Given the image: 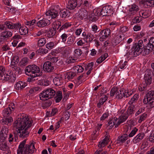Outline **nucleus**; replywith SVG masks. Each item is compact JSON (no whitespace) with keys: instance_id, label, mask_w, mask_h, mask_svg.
<instances>
[{"instance_id":"0eeeda50","label":"nucleus","mask_w":154,"mask_h":154,"mask_svg":"<svg viewBox=\"0 0 154 154\" xmlns=\"http://www.w3.org/2000/svg\"><path fill=\"white\" fill-rule=\"evenodd\" d=\"M60 10V9L57 8V7H55L47 11L46 15L49 16L51 19H54L58 16V12Z\"/></svg>"},{"instance_id":"338daca9","label":"nucleus","mask_w":154,"mask_h":154,"mask_svg":"<svg viewBox=\"0 0 154 154\" xmlns=\"http://www.w3.org/2000/svg\"><path fill=\"white\" fill-rule=\"evenodd\" d=\"M6 40V38L1 32L0 34V44H2L3 42Z\"/></svg>"},{"instance_id":"c85d7f7f","label":"nucleus","mask_w":154,"mask_h":154,"mask_svg":"<svg viewBox=\"0 0 154 154\" xmlns=\"http://www.w3.org/2000/svg\"><path fill=\"white\" fill-rule=\"evenodd\" d=\"M62 98V92L59 91L57 92L56 93V96L55 99L56 103L59 102Z\"/></svg>"},{"instance_id":"aec40b11","label":"nucleus","mask_w":154,"mask_h":154,"mask_svg":"<svg viewBox=\"0 0 154 154\" xmlns=\"http://www.w3.org/2000/svg\"><path fill=\"white\" fill-rule=\"evenodd\" d=\"M26 85V84L22 81H19L15 85V87L17 90H21L24 88Z\"/></svg>"},{"instance_id":"1a4fd4ad","label":"nucleus","mask_w":154,"mask_h":154,"mask_svg":"<svg viewBox=\"0 0 154 154\" xmlns=\"http://www.w3.org/2000/svg\"><path fill=\"white\" fill-rule=\"evenodd\" d=\"M8 128L6 126H3L0 132V139L3 141L8 137Z\"/></svg>"},{"instance_id":"cd10ccee","label":"nucleus","mask_w":154,"mask_h":154,"mask_svg":"<svg viewBox=\"0 0 154 154\" xmlns=\"http://www.w3.org/2000/svg\"><path fill=\"white\" fill-rule=\"evenodd\" d=\"M108 56L107 53L101 55L97 60V62L100 63Z\"/></svg>"},{"instance_id":"9d476101","label":"nucleus","mask_w":154,"mask_h":154,"mask_svg":"<svg viewBox=\"0 0 154 154\" xmlns=\"http://www.w3.org/2000/svg\"><path fill=\"white\" fill-rule=\"evenodd\" d=\"M50 24L49 20L47 19L43 18L37 23V26L40 28H43L49 25Z\"/></svg>"},{"instance_id":"052dcab7","label":"nucleus","mask_w":154,"mask_h":154,"mask_svg":"<svg viewBox=\"0 0 154 154\" xmlns=\"http://www.w3.org/2000/svg\"><path fill=\"white\" fill-rule=\"evenodd\" d=\"M144 79L146 85H150L152 82V78H144Z\"/></svg>"},{"instance_id":"7c9ffc66","label":"nucleus","mask_w":154,"mask_h":154,"mask_svg":"<svg viewBox=\"0 0 154 154\" xmlns=\"http://www.w3.org/2000/svg\"><path fill=\"white\" fill-rule=\"evenodd\" d=\"M19 32L20 35H24L28 33V30L27 28H24L20 27L19 29Z\"/></svg>"},{"instance_id":"b1692460","label":"nucleus","mask_w":154,"mask_h":154,"mask_svg":"<svg viewBox=\"0 0 154 154\" xmlns=\"http://www.w3.org/2000/svg\"><path fill=\"white\" fill-rule=\"evenodd\" d=\"M117 118L115 117L112 119L110 120L108 122V125L110 127V128H112L114 125H116L117 123Z\"/></svg>"},{"instance_id":"9b49d317","label":"nucleus","mask_w":154,"mask_h":154,"mask_svg":"<svg viewBox=\"0 0 154 154\" xmlns=\"http://www.w3.org/2000/svg\"><path fill=\"white\" fill-rule=\"evenodd\" d=\"M143 103L147 105V107L149 109L152 108L154 107V98H144Z\"/></svg>"},{"instance_id":"20e7f679","label":"nucleus","mask_w":154,"mask_h":154,"mask_svg":"<svg viewBox=\"0 0 154 154\" xmlns=\"http://www.w3.org/2000/svg\"><path fill=\"white\" fill-rule=\"evenodd\" d=\"M25 72L26 75L31 77H37L41 76L42 75V72H40L39 67L35 64L26 66Z\"/></svg>"},{"instance_id":"bf43d9fd","label":"nucleus","mask_w":154,"mask_h":154,"mask_svg":"<svg viewBox=\"0 0 154 154\" xmlns=\"http://www.w3.org/2000/svg\"><path fill=\"white\" fill-rule=\"evenodd\" d=\"M147 89V86L144 85L143 84L141 85H140L139 86L138 88L139 91H140L146 90Z\"/></svg>"},{"instance_id":"58836bf2","label":"nucleus","mask_w":154,"mask_h":154,"mask_svg":"<svg viewBox=\"0 0 154 154\" xmlns=\"http://www.w3.org/2000/svg\"><path fill=\"white\" fill-rule=\"evenodd\" d=\"M101 10V9L99 8L94 9V10L92 14H93V15L98 17V16L101 15L100 13Z\"/></svg>"},{"instance_id":"72a5a7b5","label":"nucleus","mask_w":154,"mask_h":154,"mask_svg":"<svg viewBox=\"0 0 154 154\" xmlns=\"http://www.w3.org/2000/svg\"><path fill=\"white\" fill-rule=\"evenodd\" d=\"M147 116V115L146 113H144L140 116L138 120V123H141L146 118Z\"/></svg>"},{"instance_id":"79ce46f5","label":"nucleus","mask_w":154,"mask_h":154,"mask_svg":"<svg viewBox=\"0 0 154 154\" xmlns=\"http://www.w3.org/2000/svg\"><path fill=\"white\" fill-rule=\"evenodd\" d=\"M5 29H13V23L9 21H6L5 23Z\"/></svg>"},{"instance_id":"e433bc0d","label":"nucleus","mask_w":154,"mask_h":154,"mask_svg":"<svg viewBox=\"0 0 154 154\" xmlns=\"http://www.w3.org/2000/svg\"><path fill=\"white\" fill-rule=\"evenodd\" d=\"M154 96V91H150L147 93L146 96H145L144 98H154L153 97Z\"/></svg>"},{"instance_id":"6ab92c4d","label":"nucleus","mask_w":154,"mask_h":154,"mask_svg":"<svg viewBox=\"0 0 154 154\" xmlns=\"http://www.w3.org/2000/svg\"><path fill=\"white\" fill-rule=\"evenodd\" d=\"M144 134L143 133H139L133 139V141L134 143L139 142L144 137Z\"/></svg>"},{"instance_id":"412c9836","label":"nucleus","mask_w":154,"mask_h":154,"mask_svg":"<svg viewBox=\"0 0 154 154\" xmlns=\"http://www.w3.org/2000/svg\"><path fill=\"white\" fill-rule=\"evenodd\" d=\"M57 31L54 30L52 28H50L49 30L47 32L46 35L48 38L53 37Z\"/></svg>"},{"instance_id":"f8f14e48","label":"nucleus","mask_w":154,"mask_h":154,"mask_svg":"<svg viewBox=\"0 0 154 154\" xmlns=\"http://www.w3.org/2000/svg\"><path fill=\"white\" fill-rule=\"evenodd\" d=\"M43 67L44 71L47 72H52L54 69L51 63L49 61L45 62L43 65Z\"/></svg>"},{"instance_id":"dca6fc26","label":"nucleus","mask_w":154,"mask_h":154,"mask_svg":"<svg viewBox=\"0 0 154 154\" xmlns=\"http://www.w3.org/2000/svg\"><path fill=\"white\" fill-rule=\"evenodd\" d=\"M59 12L60 16L62 18L69 17L70 14L69 11L66 9L60 10Z\"/></svg>"},{"instance_id":"774afa93","label":"nucleus","mask_w":154,"mask_h":154,"mask_svg":"<svg viewBox=\"0 0 154 154\" xmlns=\"http://www.w3.org/2000/svg\"><path fill=\"white\" fill-rule=\"evenodd\" d=\"M149 139L151 142H154V133L150 134L149 137Z\"/></svg>"},{"instance_id":"423d86ee","label":"nucleus","mask_w":154,"mask_h":154,"mask_svg":"<svg viewBox=\"0 0 154 154\" xmlns=\"http://www.w3.org/2000/svg\"><path fill=\"white\" fill-rule=\"evenodd\" d=\"M101 10L100 13L103 16H111L113 13V8L110 5L105 6Z\"/></svg>"},{"instance_id":"f03ea898","label":"nucleus","mask_w":154,"mask_h":154,"mask_svg":"<svg viewBox=\"0 0 154 154\" xmlns=\"http://www.w3.org/2000/svg\"><path fill=\"white\" fill-rule=\"evenodd\" d=\"M145 45L143 44V41L139 40L137 43L134 44L132 48L128 52V54L133 57L137 56L141 54L143 55L148 54L154 49V45L148 41Z\"/></svg>"},{"instance_id":"bb28decb","label":"nucleus","mask_w":154,"mask_h":154,"mask_svg":"<svg viewBox=\"0 0 154 154\" xmlns=\"http://www.w3.org/2000/svg\"><path fill=\"white\" fill-rule=\"evenodd\" d=\"M12 111L10 107H8L5 109L3 111V115L4 116H8Z\"/></svg>"},{"instance_id":"de8ad7c7","label":"nucleus","mask_w":154,"mask_h":154,"mask_svg":"<svg viewBox=\"0 0 154 154\" xmlns=\"http://www.w3.org/2000/svg\"><path fill=\"white\" fill-rule=\"evenodd\" d=\"M75 56L76 57H78L80 56L82 54V52L81 49H77L75 50L74 51Z\"/></svg>"},{"instance_id":"69168bd1","label":"nucleus","mask_w":154,"mask_h":154,"mask_svg":"<svg viewBox=\"0 0 154 154\" xmlns=\"http://www.w3.org/2000/svg\"><path fill=\"white\" fill-rule=\"evenodd\" d=\"M67 37V34L65 33H64L61 35V38L62 39V42H66Z\"/></svg>"},{"instance_id":"603ef678","label":"nucleus","mask_w":154,"mask_h":154,"mask_svg":"<svg viewBox=\"0 0 154 154\" xmlns=\"http://www.w3.org/2000/svg\"><path fill=\"white\" fill-rule=\"evenodd\" d=\"M14 138L15 141H16L17 139V137H16V135H14V136L13 134H10L8 138L9 141L10 143L13 141L14 140Z\"/></svg>"},{"instance_id":"5fc2aeb1","label":"nucleus","mask_w":154,"mask_h":154,"mask_svg":"<svg viewBox=\"0 0 154 154\" xmlns=\"http://www.w3.org/2000/svg\"><path fill=\"white\" fill-rule=\"evenodd\" d=\"M138 129L136 128H134L133 130L131 131V133L129 134L128 137H133L136 133Z\"/></svg>"},{"instance_id":"393cba45","label":"nucleus","mask_w":154,"mask_h":154,"mask_svg":"<svg viewBox=\"0 0 154 154\" xmlns=\"http://www.w3.org/2000/svg\"><path fill=\"white\" fill-rule=\"evenodd\" d=\"M62 78H54L53 79L54 84L57 86H60L63 83Z\"/></svg>"},{"instance_id":"ea45409f","label":"nucleus","mask_w":154,"mask_h":154,"mask_svg":"<svg viewBox=\"0 0 154 154\" xmlns=\"http://www.w3.org/2000/svg\"><path fill=\"white\" fill-rule=\"evenodd\" d=\"M28 60V58L27 57L23 58L20 62V66H23L26 65L27 64Z\"/></svg>"},{"instance_id":"49530a36","label":"nucleus","mask_w":154,"mask_h":154,"mask_svg":"<svg viewBox=\"0 0 154 154\" xmlns=\"http://www.w3.org/2000/svg\"><path fill=\"white\" fill-rule=\"evenodd\" d=\"M87 12L85 10L83 11H82L79 14V16L82 19L83 18H85L87 16Z\"/></svg>"},{"instance_id":"6e6d98bb","label":"nucleus","mask_w":154,"mask_h":154,"mask_svg":"<svg viewBox=\"0 0 154 154\" xmlns=\"http://www.w3.org/2000/svg\"><path fill=\"white\" fill-rule=\"evenodd\" d=\"M54 26L53 28H52L53 29H54V30L56 31L57 30H58L60 26L61 25V23L59 21H58L57 22L56 24H54Z\"/></svg>"},{"instance_id":"ddd939ff","label":"nucleus","mask_w":154,"mask_h":154,"mask_svg":"<svg viewBox=\"0 0 154 154\" xmlns=\"http://www.w3.org/2000/svg\"><path fill=\"white\" fill-rule=\"evenodd\" d=\"M128 118V116L126 115L125 113L122 114L119 117L118 121L115 125V127L117 128L121 124L125 121Z\"/></svg>"},{"instance_id":"7ed1b4c3","label":"nucleus","mask_w":154,"mask_h":154,"mask_svg":"<svg viewBox=\"0 0 154 154\" xmlns=\"http://www.w3.org/2000/svg\"><path fill=\"white\" fill-rule=\"evenodd\" d=\"M26 140H25L20 144L17 150V154H31L35 149L34 144L31 143L30 144L25 145Z\"/></svg>"},{"instance_id":"39448f33","label":"nucleus","mask_w":154,"mask_h":154,"mask_svg":"<svg viewBox=\"0 0 154 154\" xmlns=\"http://www.w3.org/2000/svg\"><path fill=\"white\" fill-rule=\"evenodd\" d=\"M56 94L55 91L52 88H49L43 91L39 94L41 100H45L52 98Z\"/></svg>"},{"instance_id":"5701e85b","label":"nucleus","mask_w":154,"mask_h":154,"mask_svg":"<svg viewBox=\"0 0 154 154\" xmlns=\"http://www.w3.org/2000/svg\"><path fill=\"white\" fill-rule=\"evenodd\" d=\"M134 107L133 105H131L129 107L126 112L125 113L126 115L128 116V117L129 116L131 115L134 114Z\"/></svg>"},{"instance_id":"8fccbe9b","label":"nucleus","mask_w":154,"mask_h":154,"mask_svg":"<svg viewBox=\"0 0 154 154\" xmlns=\"http://www.w3.org/2000/svg\"><path fill=\"white\" fill-rule=\"evenodd\" d=\"M54 46V43L53 42L48 43L46 45V48L50 50L53 48Z\"/></svg>"},{"instance_id":"864d4df0","label":"nucleus","mask_w":154,"mask_h":154,"mask_svg":"<svg viewBox=\"0 0 154 154\" xmlns=\"http://www.w3.org/2000/svg\"><path fill=\"white\" fill-rule=\"evenodd\" d=\"M89 18L90 21L92 22H95L98 19V17L95 16V15H93V14H91V16H89Z\"/></svg>"},{"instance_id":"f704fd0d","label":"nucleus","mask_w":154,"mask_h":154,"mask_svg":"<svg viewBox=\"0 0 154 154\" xmlns=\"http://www.w3.org/2000/svg\"><path fill=\"white\" fill-rule=\"evenodd\" d=\"M47 100V101L46 102L42 104V107L43 109H45L49 107L52 104L51 101L50 100L48 99V100Z\"/></svg>"},{"instance_id":"4d7b16f0","label":"nucleus","mask_w":154,"mask_h":154,"mask_svg":"<svg viewBox=\"0 0 154 154\" xmlns=\"http://www.w3.org/2000/svg\"><path fill=\"white\" fill-rule=\"evenodd\" d=\"M138 7L135 5H133L131 6V8L129 9V11H137L138 10Z\"/></svg>"},{"instance_id":"2f4dec72","label":"nucleus","mask_w":154,"mask_h":154,"mask_svg":"<svg viewBox=\"0 0 154 154\" xmlns=\"http://www.w3.org/2000/svg\"><path fill=\"white\" fill-rule=\"evenodd\" d=\"M152 75L154 76V72H152L151 70L148 69L145 72L144 77H152Z\"/></svg>"},{"instance_id":"2eb2a0df","label":"nucleus","mask_w":154,"mask_h":154,"mask_svg":"<svg viewBox=\"0 0 154 154\" xmlns=\"http://www.w3.org/2000/svg\"><path fill=\"white\" fill-rule=\"evenodd\" d=\"M109 141V137L108 136H106L103 140L99 142L98 146L100 148L103 147L107 145Z\"/></svg>"},{"instance_id":"a18cd8bd","label":"nucleus","mask_w":154,"mask_h":154,"mask_svg":"<svg viewBox=\"0 0 154 154\" xmlns=\"http://www.w3.org/2000/svg\"><path fill=\"white\" fill-rule=\"evenodd\" d=\"M142 17H136L134 18L132 20V22L134 23H140L142 20Z\"/></svg>"},{"instance_id":"4c0bfd02","label":"nucleus","mask_w":154,"mask_h":154,"mask_svg":"<svg viewBox=\"0 0 154 154\" xmlns=\"http://www.w3.org/2000/svg\"><path fill=\"white\" fill-rule=\"evenodd\" d=\"M5 38H8L11 36L12 35V33L10 31H5L2 32Z\"/></svg>"},{"instance_id":"37998d69","label":"nucleus","mask_w":154,"mask_h":154,"mask_svg":"<svg viewBox=\"0 0 154 154\" xmlns=\"http://www.w3.org/2000/svg\"><path fill=\"white\" fill-rule=\"evenodd\" d=\"M103 34L105 35L106 37H108L110 34V31L109 29L107 28L100 31Z\"/></svg>"},{"instance_id":"f3484780","label":"nucleus","mask_w":154,"mask_h":154,"mask_svg":"<svg viewBox=\"0 0 154 154\" xmlns=\"http://www.w3.org/2000/svg\"><path fill=\"white\" fill-rule=\"evenodd\" d=\"M123 35H115V36L114 37V39L113 41V43L115 44L113 45H117L119 44L120 42L123 39L124 37L123 36Z\"/></svg>"},{"instance_id":"c9c22d12","label":"nucleus","mask_w":154,"mask_h":154,"mask_svg":"<svg viewBox=\"0 0 154 154\" xmlns=\"http://www.w3.org/2000/svg\"><path fill=\"white\" fill-rule=\"evenodd\" d=\"M138 98V95L135 94L133 97L131 98L130 100L129 101L128 103L129 104H131L136 101H137Z\"/></svg>"},{"instance_id":"09e8293b","label":"nucleus","mask_w":154,"mask_h":154,"mask_svg":"<svg viewBox=\"0 0 154 154\" xmlns=\"http://www.w3.org/2000/svg\"><path fill=\"white\" fill-rule=\"evenodd\" d=\"M94 65V63L93 62L88 63V65H85V69L86 70H92V68Z\"/></svg>"},{"instance_id":"a19ab883","label":"nucleus","mask_w":154,"mask_h":154,"mask_svg":"<svg viewBox=\"0 0 154 154\" xmlns=\"http://www.w3.org/2000/svg\"><path fill=\"white\" fill-rule=\"evenodd\" d=\"M118 90L119 89L117 88L113 87L110 91V96L113 97L114 96V95L116 96V94Z\"/></svg>"},{"instance_id":"13d9d810","label":"nucleus","mask_w":154,"mask_h":154,"mask_svg":"<svg viewBox=\"0 0 154 154\" xmlns=\"http://www.w3.org/2000/svg\"><path fill=\"white\" fill-rule=\"evenodd\" d=\"M74 69L77 70L78 72H82L84 70V69L82 66L80 65H77L75 66Z\"/></svg>"},{"instance_id":"4468645a","label":"nucleus","mask_w":154,"mask_h":154,"mask_svg":"<svg viewBox=\"0 0 154 154\" xmlns=\"http://www.w3.org/2000/svg\"><path fill=\"white\" fill-rule=\"evenodd\" d=\"M128 138V136L126 134H124L118 137L117 141L119 144H122L124 143Z\"/></svg>"},{"instance_id":"f257e3e1","label":"nucleus","mask_w":154,"mask_h":154,"mask_svg":"<svg viewBox=\"0 0 154 154\" xmlns=\"http://www.w3.org/2000/svg\"><path fill=\"white\" fill-rule=\"evenodd\" d=\"M19 116L14 123V127L18 129L17 134L20 138L27 137L30 133V128L32 125V122L24 114H20Z\"/></svg>"},{"instance_id":"a211bd4d","label":"nucleus","mask_w":154,"mask_h":154,"mask_svg":"<svg viewBox=\"0 0 154 154\" xmlns=\"http://www.w3.org/2000/svg\"><path fill=\"white\" fill-rule=\"evenodd\" d=\"M143 3L145 7L148 8L154 5V1L153 0H143Z\"/></svg>"},{"instance_id":"c03bdc74","label":"nucleus","mask_w":154,"mask_h":154,"mask_svg":"<svg viewBox=\"0 0 154 154\" xmlns=\"http://www.w3.org/2000/svg\"><path fill=\"white\" fill-rule=\"evenodd\" d=\"M94 37V36L93 35L91 34L90 33H88L87 34V37L86 38V40L85 41H85H86V42H91L92 41Z\"/></svg>"},{"instance_id":"0e129e2a","label":"nucleus","mask_w":154,"mask_h":154,"mask_svg":"<svg viewBox=\"0 0 154 154\" xmlns=\"http://www.w3.org/2000/svg\"><path fill=\"white\" fill-rule=\"evenodd\" d=\"M82 78H77L74 81V82L75 84H80L83 81L84 82L85 80H82Z\"/></svg>"},{"instance_id":"680f3d73","label":"nucleus","mask_w":154,"mask_h":154,"mask_svg":"<svg viewBox=\"0 0 154 154\" xmlns=\"http://www.w3.org/2000/svg\"><path fill=\"white\" fill-rule=\"evenodd\" d=\"M99 36H100V40L101 41L103 42L106 38V36L100 32L99 33Z\"/></svg>"},{"instance_id":"a878e982","label":"nucleus","mask_w":154,"mask_h":154,"mask_svg":"<svg viewBox=\"0 0 154 154\" xmlns=\"http://www.w3.org/2000/svg\"><path fill=\"white\" fill-rule=\"evenodd\" d=\"M124 90H119L116 94V98L117 99H121L124 97Z\"/></svg>"},{"instance_id":"3c124183","label":"nucleus","mask_w":154,"mask_h":154,"mask_svg":"<svg viewBox=\"0 0 154 154\" xmlns=\"http://www.w3.org/2000/svg\"><path fill=\"white\" fill-rule=\"evenodd\" d=\"M71 26V24H69L68 23H66L64 25L62 26L60 28L59 30V32L67 28L68 27L70 26Z\"/></svg>"},{"instance_id":"6e6552de","label":"nucleus","mask_w":154,"mask_h":154,"mask_svg":"<svg viewBox=\"0 0 154 154\" xmlns=\"http://www.w3.org/2000/svg\"><path fill=\"white\" fill-rule=\"evenodd\" d=\"M82 3V2H79L75 0H70L67 3L66 8L70 10H73L77 7H80Z\"/></svg>"},{"instance_id":"e2e57ef3","label":"nucleus","mask_w":154,"mask_h":154,"mask_svg":"<svg viewBox=\"0 0 154 154\" xmlns=\"http://www.w3.org/2000/svg\"><path fill=\"white\" fill-rule=\"evenodd\" d=\"M8 148V146L7 144L5 143H4L0 145V148L2 150H5L7 149Z\"/></svg>"},{"instance_id":"473e14b6","label":"nucleus","mask_w":154,"mask_h":154,"mask_svg":"<svg viewBox=\"0 0 154 154\" xmlns=\"http://www.w3.org/2000/svg\"><path fill=\"white\" fill-rule=\"evenodd\" d=\"M75 40V37L74 36H71L67 38L66 44L68 45L72 44Z\"/></svg>"},{"instance_id":"c756f323","label":"nucleus","mask_w":154,"mask_h":154,"mask_svg":"<svg viewBox=\"0 0 154 154\" xmlns=\"http://www.w3.org/2000/svg\"><path fill=\"white\" fill-rule=\"evenodd\" d=\"M46 42V38H42L40 39L38 42V45L39 46H42L44 45Z\"/></svg>"},{"instance_id":"4be33fe9","label":"nucleus","mask_w":154,"mask_h":154,"mask_svg":"<svg viewBox=\"0 0 154 154\" xmlns=\"http://www.w3.org/2000/svg\"><path fill=\"white\" fill-rule=\"evenodd\" d=\"M13 119L12 117L9 118H6L5 119H3L0 121V122L2 125H8V124L12 122Z\"/></svg>"}]
</instances>
